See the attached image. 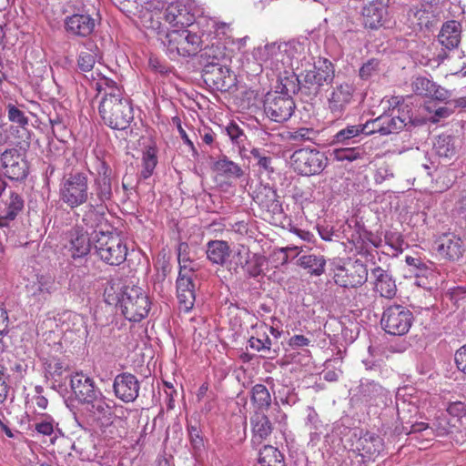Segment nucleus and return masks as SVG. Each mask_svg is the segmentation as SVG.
Returning a JSON list of instances; mask_svg holds the SVG:
<instances>
[{"label": "nucleus", "mask_w": 466, "mask_h": 466, "mask_svg": "<svg viewBox=\"0 0 466 466\" xmlns=\"http://www.w3.org/2000/svg\"><path fill=\"white\" fill-rule=\"evenodd\" d=\"M213 169L218 175L227 178H240L244 175V171L240 166L231 161L227 156L220 157L214 163Z\"/></svg>", "instance_id": "nucleus-37"}, {"label": "nucleus", "mask_w": 466, "mask_h": 466, "mask_svg": "<svg viewBox=\"0 0 466 466\" xmlns=\"http://www.w3.org/2000/svg\"><path fill=\"white\" fill-rule=\"evenodd\" d=\"M25 208L23 195L9 188L0 198V228H9L10 224L21 215Z\"/></svg>", "instance_id": "nucleus-17"}, {"label": "nucleus", "mask_w": 466, "mask_h": 466, "mask_svg": "<svg viewBox=\"0 0 466 466\" xmlns=\"http://www.w3.org/2000/svg\"><path fill=\"white\" fill-rule=\"evenodd\" d=\"M370 274L374 279V289L381 297L392 299L396 295V282L389 270L378 266L370 270Z\"/></svg>", "instance_id": "nucleus-29"}, {"label": "nucleus", "mask_w": 466, "mask_h": 466, "mask_svg": "<svg viewBox=\"0 0 466 466\" xmlns=\"http://www.w3.org/2000/svg\"><path fill=\"white\" fill-rule=\"evenodd\" d=\"M140 383L137 377L129 372L117 374L114 379L115 396L126 403L133 402L138 397Z\"/></svg>", "instance_id": "nucleus-19"}, {"label": "nucleus", "mask_w": 466, "mask_h": 466, "mask_svg": "<svg viewBox=\"0 0 466 466\" xmlns=\"http://www.w3.org/2000/svg\"><path fill=\"white\" fill-rule=\"evenodd\" d=\"M103 209L104 205H98L92 201L86 207L82 222L87 228L94 230L93 236H96V233H99L96 229L106 223V214Z\"/></svg>", "instance_id": "nucleus-32"}, {"label": "nucleus", "mask_w": 466, "mask_h": 466, "mask_svg": "<svg viewBox=\"0 0 466 466\" xmlns=\"http://www.w3.org/2000/svg\"><path fill=\"white\" fill-rule=\"evenodd\" d=\"M413 322V314L406 307L393 304L387 307L380 319L382 329L389 334L402 336L406 334Z\"/></svg>", "instance_id": "nucleus-11"}, {"label": "nucleus", "mask_w": 466, "mask_h": 466, "mask_svg": "<svg viewBox=\"0 0 466 466\" xmlns=\"http://www.w3.org/2000/svg\"><path fill=\"white\" fill-rule=\"evenodd\" d=\"M35 430L39 434L50 437L51 442H53L54 439L56 438V433L55 431L54 420L50 418L43 420L39 422H36L35 424Z\"/></svg>", "instance_id": "nucleus-63"}, {"label": "nucleus", "mask_w": 466, "mask_h": 466, "mask_svg": "<svg viewBox=\"0 0 466 466\" xmlns=\"http://www.w3.org/2000/svg\"><path fill=\"white\" fill-rule=\"evenodd\" d=\"M301 74L292 73L288 76L280 78V94L290 96V94L300 93L302 95Z\"/></svg>", "instance_id": "nucleus-47"}, {"label": "nucleus", "mask_w": 466, "mask_h": 466, "mask_svg": "<svg viewBox=\"0 0 466 466\" xmlns=\"http://www.w3.org/2000/svg\"><path fill=\"white\" fill-rule=\"evenodd\" d=\"M59 199L71 209L90 201L89 177L87 172L71 170L64 173L59 184Z\"/></svg>", "instance_id": "nucleus-4"}, {"label": "nucleus", "mask_w": 466, "mask_h": 466, "mask_svg": "<svg viewBox=\"0 0 466 466\" xmlns=\"http://www.w3.org/2000/svg\"><path fill=\"white\" fill-rule=\"evenodd\" d=\"M159 15L160 14L158 12H151L147 10L141 15L140 18L143 26H145L147 29L156 31L158 34V35L161 36L164 32L161 30L162 24L159 21ZM160 38L162 37H159V39Z\"/></svg>", "instance_id": "nucleus-56"}, {"label": "nucleus", "mask_w": 466, "mask_h": 466, "mask_svg": "<svg viewBox=\"0 0 466 466\" xmlns=\"http://www.w3.org/2000/svg\"><path fill=\"white\" fill-rule=\"evenodd\" d=\"M451 418L458 419L461 422V429L466 430V403L462 401L451 402L445 411Z\"/></svg>", "instance_id": "nucleus-57"}, {"label": "nucleus", "mask_w": 466, "mask_h": 466, "mask_svg": "<svg viewBox=\"0 0 466 466\" xmlns=\"http://www.w3.org/2000/svg\"><path fill=\"white\" fill-rule=\"evenodd\" d=\"M66 238L65 248L72 258H82L89 254L93 243L86 231L73 228L66 233Z\"/></svg>", "instance_id": "nucleus-20"}, {"label": "nucleus", "mask_w": 466, "mask_h": 466, "mask_svg": "<svg viewBox=\"0 0 466 466\" xmlns=\"http://www.w3.org/2000/svg\"><path fill=\"white\" fill-rule=\"evenodd\" d=\"M317 137V132L313 128L301 127L289 131L288 138L295 142L313 141Z\"/></svg>", "instance_id": "nucleus-62"}, {"label": "nucleus", "mask_w": 466, "mask_h": 466, "mask_svg": "<svg viewBox=\"0 0 466 466\" xmlns=\"http://www.w3.org/2000/svg\"><path fill=\"white\" fill-rule=\"evenodd\" d=\"M226 46L220 42L212 43L210 46H207L204 48L199 49L198 63H207L210 57H213L217 61H228L226 54Z\"/></svg>", "instance_id": "nucleus-42"}, {"label": "nucleus", "mask_w": 466, "mask_h": 466, "mask_svg": "<svg viewBox=\"0 0 466 466\" xmlns=\"http://www.w3.org/2000/svg\"><path fill=\"white\" fill-rule=\"evenodd\" d=\"M66 31L78 37H87L95 30L96 20L87 13H76L65 18Z\"/></svg>", "instance_id": "nucleus-22"}, {"label": "nucleus", "mask_w": 466, "mask_h": 466, "mask_svg": "<svg viewBox=\"0 0 466 466\" xmlns=\"http://www.w3.org/2000/svg\"><path fill=\"white\" fill-rule=\"evenodd\" d=\"M382 118H384V129L385 136L390 134L399 133L405 127V124H403V120L399 116V115L395 113H391L389 109L388 114H383Z\"/></svg>", "instance_id": "nucleus-53"}, {"label": "nucleus", "mask_w": 466, "mask_h": 466, "mask_svg": "<svg viewBox=\"0 0 466 466\" xmlns=\"http://www.w3.org/2000/svg\"><path fill=\"white\" fill-rule=\"evenodd\" d=\"M46 377L55 380L60 378L63 373L67 370V365L61 360L52 357L45 363Z\"/></svg>", "instance_id": "nucleus-54"}, {"label": "nucleus", "mask_w": 466, "mask_h": 466, "mask_svg": "<svg viewBox=\"0 0 466 466\" xmlns=\"http://www.w3.org/2000/svg\"><path fill=\"white\" fill-rule=\"evenodd\" d=\"M27 289L33 296L42 295L45 298L46 295H50L56 290V285L52 277L40 276L37 278V281Z\"/></svg>", "instance_id": "nucleus-45"}, {"label": "nucleus", "mask_w": 466, "mask_h": 466, "mask_svg": "<svg viewBox=\"0 0 466 466\" xmlns=\"http://www.w3.org/2000/svg\"><path fill=\"white\" fill-rule=\"evenodd\" d=\"M188 437L193 449L194 456H199L205 450L204 440L201 431L197 425L187 426Z\"/></svg>", "instance_id": "nucleus-55"}, {"label": "nucleus", "mask_w": 466, "mask_h": 466, "mask_svg": "<svg viewBox=\"0 0 466 466\" xmlns=\"http://www.w3.org/2000/svg\"><path fill=\"white\" fill-rule=\"evenodd\" d=\"M157 164V149L154 147H149L143 153L141 177L147 179L154 172V169Z\"/></svg>", "instance_id": "nucleus-49"}, {"label": "nucleus", "mask_w": 466, "mask_h": 466, "mask_svg": "<svg viewBox=\"0 0 466 466\" xmlns=\"http://www.w3.org/2000/svg\"><path fill=\"white\" fill-rule=\"evenodd\" d=\"M253 199L262 211L268 216L273 217L283 212L282 204L279 201L276 189L269 186L260 187Z\"/></svg>", "instance_id": "nucleus-25"}, {"label": "nucleus", "mask_w": 466, "mask_h": 466, "mask_svg": "<svg viewBox=\"0 0 466 466\" xmlns=\"http://www.w3.org/2000/svg\"><path fill=\"white\" fill-rule=\"evenodd\" d=\"M250 155L256 161V166L258 167L260 171L267 173L274 172L272 166L273 158L269 156L268 152L260 148H253L250 151Z\"/></svg>", "instance_id": "nucleus-51"}, {"label": "nucleus", "mask_w": 466, "mask_h": 466, "mask_svg": "<svg viewBox=\"0 0 466 466\" xmlns=\"http://www.w3.org/2000/svg\"><path fill=\"white\" fill-rule=\"evenodd\" d=\"M353 451L367 460H375L384 450L382 438L372 432H365L352 443Z\"/></svg>", "instance_id": "nucleus-21"}, {"label": "nucleus", "mask_w": 466, "mask_h": 466, "mask_svg": "<svg viewBox=\"0 0 466 466\" xmlns=\"http://www.w3.org/2000/svg\"><path fill=\"white\" fill-rule=\"evenodd\" d=\"M105 300L119 308L123 316L129 321L139 322L150 309V301L145 291L137 286H123L115 283L105 289Z\"/></svg>", "instance_id": "nucleus-2"}, {"label": "nucleus", "mask_w": 466, "mask_h": 466, "mask_svg": "<svg viewBox=\"0 0 466 466\" xmlns=\"http://www.w3.org/2000/svg\"><path fill=\"white\" fill-rule=\"evenodd\" d=\"M165 20L173 26L181 28L192 26L195 23V15L184 5L179 3L170 4L164 15Z\"/></svg>", "instance_id": "nucleus-30"}, {"label": "nucleus", "mask_w": 466, "mask_h": 466, "mask_svg": "<svg viewBox=\"0 0 466 466\" xmlns=\"http://www.w3.org/2000/svg\"><path fill=\"white\" fill-rule=\"evenodd\" d=\"M29 147L27 140H20L10 144L0 153V167L5 177L20 183L25 181L30 172Z\"/></svg>", "instance_id": "nucleus-3"}, {"label": "nucleus", "mask_w": 466, "mask_h": 466, "mask_svg": "<svg viewBox=\"0 0 466 466\" xmlns=\"http://www.w3.org/2000/svg\"><path fill=\"white\" fill-rule=\"evenodd\" d=\"M355 87L352 84L343 82L332 86L327 94V109L330 115L340 119L354 102Z\"/></svg>", "instance_id": "nucleus-13"}, {"label": "nucleus", "mask_w": 466, "mask_h": 466, "mask_svg": "<svg viewBox=\"0 0 466 466\" xmlns=\"http://www.w3.org/2000/svg\"><path fill=\"white\" fill-rule=\"evenodd\" d=\"M92 243L94 255L104 263L119 266L126 261L128 249L119 235L101 229L92 237Z\"/></svg>", "instance_id": "nucleus-5"}, {"label": "nucleus", "mask_w": 466, "mask_h": 466, "mask_svg": "<svg viewBox=\"0 0 466 466\" xmlns=\"http://www.w3.org/2000/svg\"><path fill=\"white\" fill-rule=\"evenodd\" d=\"M177 261L179 271L186 274H195L198 269V264L189 256V247L186 242H181L177 246Z\"/></svg>", "instance_id": "nucleus-40"}, {"label": "nucleus", "mask_w": 466, "mask_h": 466, "mask_svg": "<svg viewBox=\"0 0 466 466\" xmlns=\"http://www.w3.org/2000/svg\"><path fill=\"white\" fill-rule=\"evenodd\" d=\"M333 279L342 288H358L367 281L368 269L362 261L356 259L348 266H338Z\"/></svg>", "instance_id": "nucleus-15"}, {"label": "nucleus", "mask_w": 466, "mask_h": 466, "mask_svg": "<svg viewBox=\"0 0 466 466\" xmlns=\"http://www.w3.org/2000/svg\"><path fill=\"white\" fill-rule=\"evenodd\" d=\"M364 149L356 147H340L335 148L332 152L334 159L337 161H349L352 162L357 159L362 158L364 156Z\"/></svg>", "instance_id": "nucleus-50"}, {"label": "nucleus", "mask_w": 466, "mask_h": 466, "mask_svg": "<svg viewBox=\"0 0 466 466\" xmlns=\"http://www.w3.org/2000/svg\"><path fill=\"white\" fill-rule=\"evenodd\" d=\"M225 131L234 145H236L238 148L244 147V142L247 137L238 124L235 122H230L226 127Z\"/></svg>", "instance_id": "nucleus-60"}, {"label": "nucleus", "mask_w": 466, "mask_h": 466, "mask_svg": "<svg viewBox=\"0 0 466 466\" xmlns=\"http://www.w3.org/2000/svg\"><path fill=\"white\" fill-rule=\"evenodd\" d=\"M248 251L243 252L241 249H238L234 252L232 256L230 255L225 267L231 274H238L240 268H244L245 265H248Z\"/></svg>", "instance_id": "nucleus-52"}, {"label": "nucleus", "mask_w": 466, "mask_h": 466, "mask_svg": "<svg viewBox=\"0 0 466 466\" xmlns=\"http://www.w3.org/2000/svg\"><path fill=\"white\" fill-rule=\"evenodd\" d=\"M405 261L416 277L426 276L431 268L419 257L406 256Z\"/></svg>", "instance_id": "nucleus-61"}, {"label": "nucleus", "mask_w": 466, "mask_h": 466, "mask_svg": "<svg viewBox=\"0 0 466 466\" xmlns=\"http://www.w3.org/2000/svg\"><path fill=\"white\" fill-rule=\"evenodd\" d=\"M50 149H54V156L58 159L59 166H62L65 173H67L66 169L73 166V162L76 161L74 152L62 142L59 145L51 146Z\"/></svg>", "instance_id": "nucleus-46"}, {"label": "nucleus", "mask_w": 466, "mask_h": 466, "mask_svg": "<svg viewBox=\"0 0 466 466\" xmlns=\"http://www.w3.org/2000/svg\"><path fill=\"white\" fill-rule=\"evenodd\" d=\"M360 400L372 406L387 405L389 391L374 381H361L359 387Z\"/></svg>", "instance_id": "nucleus-26"}, {"label": "nucleus", "mask_w": 466, "mask_h": 466, "mask_svg": "<svg viewBox=\"0 0 466 466\" xmlns=\"http://www.w3.org/2000/svg\"><path fill=\"white\" fill-rule=\"evenodd\" d=\"M263 106L266 115L278 123L289 119L295 109L291 96L280 94L278 90L266 94Z\"/></svg>", "instance_id": "nucleus-14"}, {"label": "nucleus", "mask_w": 466, "mask_h": 466, "mask_svg": "<svg viewBox=\"0 0 466 466\" xmlns=\"http://www.w3.org/2000/svg\"><path fill=\"white\" fill-rule=\"evenodd\" d=\"M259 466H286L283 454L272 446H265L259 453Z\"/></svg>", "instance_id": "nucleus-43"}, {"label": "nucleus", "mask_w": 466, "mask_h": 466, "mask_svg": "<svg viewBox=\"0 0 466 466\" xmlns=\"http://www.w3.org/2000/svg\"><path fill=\"white\" fill-rule=\"evenodd\" d=\"M302 96L315 98L324 86L330 85L335 77L333 64L327 58L319 57L310 69L301 72Z\"/></svg>", "instance_id": "nucleus-7"}, {"label": "nucleus", "mask_w": 466, "mask_h": 466, "mask_svg": "<svg viewBox=\"0 0 466 466\" xmlns=\"http://www.w3.org/2000/svg\"><path fill=\"white\" fill-rule=\"evenodd\" d=\"M207 258L212 264L224 266L230 258L231 249L227 241L210 240L207 244Z\"/></svg>", "instance_id": "nucleus-33"}, {"label": "nucleus", "mask_w": 466, "mask_h": 466, "mask_svg": "<svg viewBox=\"0 0 466 466\" xmlns=\"http://www.w3.org/2000/svg\"><path fill=\"white\" fill-rule=\"evenodd\" d=\"M160 40L171 59L196 56L202 44L201 36L198 33L187 29L167 32Z\"/></svg>", "instance_id": "nucleus-8"}, {"label": "nucleus", "mask_w": 466, "mask_h": 466, "mask_svg": "<svg viewBox=\"0 0 466 466\" xmlns=\"http://www.w3.org/2000/svg\"><path fill=\"white\" fill-rule=\"evenodd\" d=\"M98 113L103 123L114 130H126L134 120V110L128 98L101 99Z\"/></svg>", "instance_id": "nucleus-6"}, {"label": "nucleus", "mask_w": 466, "mask_h": 466, "mask_svg": "<svg viewBox=\"0 0 466 466\" xmlns=\"http://www.w3.org/2000/svg\"><path fill=\"white\" fill-rule=\"evenodd\" d=\"M202 79L208 87L220 92L228 91L236 83V76L228 66L218 63L217 66H207V69H202Z\"/></svg>", "instance_id": "nucleus-16"}, {"label": "nucleus", "mask_w": 466, "mask_h": 466, "mask_svg": "<svg viewBox=\"0 0 466 466\" xmlns=\"http://www.w3.org/2000/svg\"><path fill=\"white\" fill-rule=\"evenodd\" d=\"M23 107V106L9 103L6 106L7 118L10 122L18 125L23 131H26L29 119Z\"/></svg>", "instance_id": "nucleus-48"}, {"label": "nucleus", "mask_w": 466, "mask_h": 466, "mask_svg": "<svg viewBox=\"0 0 466 466\" xmlns=\"http://www.w3.org/2000/svg\"><path fill=\"white\" fill-rule=\"evenodd\" d=\"M194 276L195 274L178 272L176 281L179 306L186 312L193 308L196 300Z\"/></svg>", "instance_id": "nucleus-24"}, {"label": "nucleus", "mask_w": 466, "mask_h": 466, "mask_svg": "<svg viewBox=\"0 0 466 466\" xmlns=\"http://www.w3.org/2000/svg\"><path fill=\"white\" fill-rule=\"evenodd\" d=\"M412 90L416 95L429 97L434 88V82L424 76H418L412 82Z\"/></svg>", "instance_id": "nucleus-59"}, {"label": "nucleus", "mask_w": 466, "mask_h": 466, "mask_svg": "<svg viewBox=\"0 0 466 466\" xmlns=\"http://www.w3.org/2000/svg\"><path fill=\"white\" fill-rule=\"evenodd\" d=\"M390 108L391 113H395L399 115V116L403 120V124H405V127L410 130V127H419L425 124V120L420 117H413L412 116V106L406 103L404 99H400L398 96H394L390 100Z\"/></svg>", "instance_id": "nucleus-31"}, {"label": "nucleus", "mask_w": 466, "mask_h": 466, "mask_svg": "<svg viewBox=\"0 0 466 466\" xmlns=\"http://www.w3.org/2000/svg\"><path fill=\"white\" fill-rule=\"evenodd\" d=\"M85 46L87 51H81L78 59V68L83 72L91 71L96 64L98 48L93 41H87L85 43Z\"/></svg>", "instance_id": "nucleus-39"}, {"label": "nucleus", "mask_w": 466, "mask_h": 466, "mask_svg": "<svg viewBox=\"0 0 466 466\" xmlns=\"http://www.w3.org/2000/svg\"><path fill=\"white\" fill-rule=\"evenodd\" d=\"M363 136L360 124L349 125L338 131L332 138L333 144L350 145V141L356 142V138Z\"/></svg>", "instance_id": "nucleus-44"}, {"label": "nucleus", "mask_w": 466, "mask_h": 466, "mask_svg": "<svg viewBox=\"0 0 466 466\" xmlns=\"http://www.w3.org/2000/svg\"><path fill=\"white\" fill-rule=\"evenodd\" d=\"M70 387L76 400L80 404L86 402L87 400L101 391L95 380L83 372H76L71 376Z\"/></svg>", "instance_id": "nucleus-23"}, {"label": "nucleus", "mask_w": 466, "mask_h": 466, "mask_svg": "<svg viewBox=\"0 0 466 466\" xmlns=\"http://www.w3.org/2000/svg\"><path fill=\"white\" fill-rule=\"evenodd\" d=\"M379 72L380 61L376 58H371L360 68V76L361 79L368 80Z\"/></svg>", "instance_id": "nucleus-64"}, {"label": "nucleus", "mask_w": 466, "mask_h": 466, "mask_svg": "<svg viewBox=\"0 0 466 466\" xmlns=\"http://www.w3.org/2000/svg\"><path fill=\"white\" fill-rule=\"evenodd\" d=\"M284 49L281 50V46L277 45L276 43H271L266 45L263 49L259 51V58L263 62H270V65L274 64V61H279V57L283 56V52L287 53L289 56H292V58L299 59V56H295L294 53H301L304 50V46L300 43H289L283 46Z\"/></svg>", "instance_id": "nucleus-28"}, {"label": "nucleus", "mask_w": 466, "mask_h": 466, "mask_svg": "<svg viewBox=\"0 0 466 466\" xmlns=\"http://www.w3.org/2000/svg\"><path fill=\"white\" fill-rule=\"evenodd\" d=\"M88 419L100 428H106L113 423L116 403L106 397L102 391L81 404Z\"/></svg>", "instance_id": "nucleus-10"}, {"label": "nucleus", "mask_w": 466, "mask_h": 466, "mask_svg": "<svg viewBox=\"0 0 466 466\" xmlns=\"http://www.w3.org/2000/svg\"><path fill=\"white\" fill-rule=\"evenodd\" d=\"M383 121L384 118H382V115H380V116L373 119H370L365 123H360L363 136L368 137L375 133H379L381 136H385Z\"/></svg>", "instance_id": "nucleus-58"}, {"label": "nucleus", "mask_w": 466, "mask_h": 466, "mask_svg": "<svg viewBox=\"0 0 466 466\" xmlns=\"http://www.w3.org/2000/svg\"><path fill=\"white\" fill-rule=\"evenodd\" d=\"M388 18V7L382 1H371L362 9V19L365 27L378 29L383 26Z\"/></svg>", "instance_id": "nucleus-27"}, {"label": "nucleus", "mask_w": 466, "mask_h": 466, "mask_svg": "<svg viewBox=\"0 0 466 466\" xmlns=\"http://www.w3.org/2000/svg\"><path fill=\"white\" fill-rule=\"evenodd\" d=\"M291 167L301 176L320 174L328 165V157L316 148L303 147L297 149L290 157Z\"/></svg>", "instance_id": "nucleus-9"}, {"label": "nucleus", "mask_w": 466, "mask_h": 466, "mask_svg": "<svg viewBox=\"0 0 466 466\" xmlns=\"http://www.w3.org/2000/svg\"><path fill=\"white\" fill-rule=\"evenodd\" d=\"M417 410V406L410 403L407 404L405 401H402L401 405L397 404L398 418L403 424V429L408 430L406 425H410L408 434L422 433L425 438L449 436L456 442L466 441V430L460 428L461 422L458 419L451 418L444 411L437 415L431 423L413 422L407 420L406 413L414 412L416 414Z\"/></svg>", "instance_id": "nucleus-1"}, {"label": "nucleus", "mask_w": 466, "mask_h": 466, "mask_svg": "<svg viewBox=\"0 0 466 466\" xmlns=\"http://www.w3.org/2000/svg\"><path fill=\"white\" fill-rule=\"evenodd\" d=\"M438 254L450 261L459 260L466 250L463 239L454 233H443L434 241Z\"/></svg>", "instance_id": "nucleus-18"}, {"label": "nucleus", "mask_w": 466, "mask_h": 466, "mask_svg": "<svg viewBox=\"0 0 466 466\" xmlns=\"http://www.w3.org/2000/svg\"><path fill=\"white\" fill-rule=\"evenodd\" d=\"M96 175L93 179V191L90 192V201L98 205H106L113 198V171L104 160L96 158Z\"/></svg>", "instance_id": "nucleus-12"}, {"label": "nucleus", "mask_w": 466, "mask_h": 466, "mask_svg": "<svg viewBox=\"0 0 466 466\" xmlns=\"http://www.w3.org/2000/svg\"><path fill=\"white\" fill-rule=\"evenodd\" d=\"M457 140L458 139L453 136L441 134L436 138L433 144V149L440 157L451 159L457 153Z\"/></svg>", "instance_id": "nucleus-36"}, {"label": "nucleus", "mask_w": 466, "mask_h": 466, "mask_svg": "<svg viewBox=\"0 0 466 466\" xmlns=\"http://www.w3.org/2000/svg\"><path fill=\"white\" fill-rule=\"evenodd\" d=\"M254 441L266 440L272 432L273 426L268 417L263 412H256L251 418Z\"/></svg>", "instance_id": "nucleus-35"}, {"label": "nucleus", "mask_w": 466, "mask_h": 466, "mask_svg": "<svg viewBox=\"0 0 466 466\" xmlns=\"http://www.w3.org/2000/svg\"><path fill=\"white\" fill-rule=\"evenodd\" d=\"M298 265L307 269L311 275L320 276L325 271L326 260L323 256L309 254L299 257Z\"/></svg>", "instance_id": "nucleus-38"}, {"label": "nucleus", "mask_w": 466, "mask_h": 466, "mask_svg": "<svg viewBox=\"0 0 466 466\" xmlns=\"http://www.w3.org/2000/svg\"><path fill=\"white\" fill-rule=\"evenodd\" d=\"M251 402L259 410L264 411L271 405V395L268 388L263 384H256L251 389Z\"/></svg>", "instance_id": "nucleus-41"}, {"label": "nucleus", "mask_w": 466, "mask_h": 466, "mask_svg": "<svg viewBox=\"0 0 466 466\" xmlns=\"http://www.w3.org/2000/svg\"><path fill=\"white\" fill-rule=\"evenodd\" d=\"M438 40L446 49L457 47L461 41L460 24L453 20L445 23L438 35Z\"/></svg>", "instance_id": "nucleus-34"}]
</instances>
